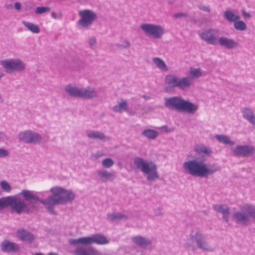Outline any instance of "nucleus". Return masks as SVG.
Segmentation results:
<instances>
[{"label": "nucleus", "mask_w": 255, "mask_h": 255, "mask_svg": "<svg viewBox=\"0 0 255 255\" xmlns=\"http://www.w3.org/2000/svg\"><path fill=\"white\" fill-rule=\"evenodd\" d=\"M205 159L197 160V158L188 160L183 163L185 171L193 176L206 177L220 171V167L216 163L206 164Z\"/></svg>", "instance_id": "nucleus-1"}, {"label": "nucleus", "mask_w": 255, "mask_h": 255, "mask_svg": "<svg viewBox=\"0 0 255 255\" xmlns=\"http://www.w3.org/2000/svg\"><path fill=\"white\" fill-rule=\"evenodd\" d=\"M164 105L168 109L184 111L194 114L198 109V105L185 100L180 96H174L164 99Z\"/></svg>", "instance_id": "nucleus-2"}, {"label": "nucleus", "mask_w": 255, "mask_h": 255, "mask_svg": "<svg viewBox=\"0 0 255 255\" xmlns=\"http://www.w3.org/2000/svg\"><path fill=\"white\" fill-rule=\"evenodd\" d=\"M8 207H10L12 212L19 214L24 210L26 204L20 197L8 196L0 198V212Z\"/></svg>", "instance_id": "nucleus-3"}, {"label": "nucleus", "mask_w": 255, "mask_h": 255, "mask_svg": "<svg viewBox=\"0 0 255 255\" xmlns=\"http://www.w3.org/2000/svg\"><path fill=\"white\" fill-rule=\"evenodd\" d=\"M134 164L142 172L147 175V180H152L159 178L157 166L152 161H148L139 157L134 159Z\"/></svg>", "instance_id": "nucleus-4"}, {"label": "nucleus", "mask_w": 255, "mask_h": 255, "mask_svg": "<svg viewBox=\"0 0 255 255\" xmlns=\"http://www.w3.org/2000/svg\"><path fill=\"white\" fill-rule=\"evenodd\" d=\"M232 217L237 223L249 225L251 224L250 217L255 220V206L246 204L241 208L240 211L233 214Z\"/></svg>", "instance_id": "nucleus-5"}, {"label": "nucleus", "mask_w": 255, "mask_h": 255, "mask_svg": "<svg viewBox=\"0 0 255 255\" xmlns=\"http://www.w3.org/2000/svg\"><path fill=\"white\" fill-rule=\"evenodd\" d=\"M68 242L73 245H82L85 246L93 244L103 245L109 243L107 238L100 234H93L90 236L81 237L78 239H70Z\"/></svg>", "instance_id": "nucleus-6"}, {"label": "nucleus", "mask_w": 255, "mask_h": 255, "mask_svg": "<svg viewBox=\"0 0 255 255\" xmlns=\"http://www.w3.org/2000/svg\"><path fill=\"white\" fill-rule=\"evenodd\" d=\"M190 241L185 244V247L189 249L192 246L193 242H195L196 245L199 249L203 252H212L214 251L212 248L207 242L206 237L199 231L196 232L194 235L190 234L189 236Z\"/></svg>", "instance_id": "nucleus-7"}, {"label": "nucleus", "mask_w": 255, "mask_h": 255, "mask_svg": "<svg viewBox=\"0 0 255 255\" xmlns=\"http://www.w3.org/2000/svg\"><path fill=\"white\" fill-rule=\"evenodd\" d=\"M165 83L170 88H178L186 91L192 85L191 79L187 77L179 78L174 74H168L165 78Z\"/></svg>", "instance_id": "nucleus-8"}, {"label": "nucleus", "mask_w": 255, "mask_h": 255, "mask_svg": "<svg viewBox=\"0 0 255 255\" xmlns=\"http://www.w3.org/2000/svg\"><path fill=\"white\" fill-rule=\"evenodd\" d=\"M0 65L8 74L22 72L25 70L26 64L19 58H9L1 60Z\"/></svg>", "instance_id": "nucleus-9"}, {"label": "nucleus", "mask_w": 255, "mask_h": 255, "mask_svg": "<svg viewBox=\"0 0 255 255\" xmlns=\"http://www.w3.org/2000/svg\"><path fill=\"white\" fill-rule=\"evenodd\" d=\"M79 19L77 24L80 29H88L97 18V13L92 10L85 9L78 12Z\"/></svg>", "instance_id": "nucleus-10"}, {"label": "nucleus", "mask_w": 255, "mask_h": 255, "mask_svg": "<svg viewBox=\"0 0 255 255\" xmlns=\"http://www.w3.org/2000/svg\"><path fill=\"white\" fill-rule=\"evenodd\" d=\"M140 28L145 34L155 39L161 38L165 33L164 28L158 24L145 23L141 24Z\"/></svg>", "instance_id": "nucleus-11"}, {"label": "nucleus", "mask_w": 255, "mask_h": 255, "mask_svg": "<svg viewBox=\"0 0 255 255\" xmlns=\"http://www.w3.org/2000/svg\"><path fill=\"white\" fill-rule=\"evenodd\" d=\"M50 191L52 194L57 196L60 204L71 202L75 199V194L71 190H66L58 186L51 188Z\"/></svg>", "instance_id": "nucleus-12"}, {"label": "nucleus", "mask_w": 255, "mask_h": 255, "mask_svg": "<svg viewBox=\"0 0 255 255\" xmlns=\"http://www.w3.org/2000/svg\"><path fill=\"white\" fill-rule=\"evenodd\" d=\"M197 33L200 38L207 43L213 45L218 44V39L220 35V30L218 29L210 28L199 31Z\"/></svg>", "instance_id": "nucleus-13"}, {"label": "nucleus", "mask_w": 255, "mask_h": 255, "mask_svg": "<svg viewBox=\"0 0 255 255\" xmlns=\"http://www.w3.org/2000/svg\"><path fill=\"white\" fill-rule=\"evenodd\" d=\"M17 137L19 141L28 144H38L42 140V136L39 133L31 130L19 132Z\"/></svg>", "instance_id": "nucleus-14"}, {"label": "nucleus", "mask_w": 255, "mask_h": 255, "mask_svg": "<svg viewBox=\"0 0 255 255\" xmlns=\"http://www.w3.org/2000/svg\"><path fill=\"white\" fill-rule=\"evenodd\" d=\"M232 151L236 156L246 157L253 155L255 152V149L252 145H240L232 148Z\"/></svg>", "instance_id": "nucleus-15"}, {"label": "nucleus", "mask_w": 255, "mask_h": 255, "mask_svg": "<svg viewBox=\"0 0 255 255\" xmlns=\"http://www.w3.org/2000/svg\"><path fill=\"white\" fill-rule=\"evenodd\" d=\"M1 251L4 253H16L20 250L19 245L14 242L8 240H5L0 243Z\"/></svg>", "instance_id": "nucleus-16"}, {"label": "nucleus", "mask_w": 255, "mask_h": 255, "mask_svg": "<svg viewBox=\"0 0 255 255\" xmlns=\"http://www.w3.org/2000/svg\"><path fill=\"white\" fill-rule=\"evenodd\" d=\"M39 202L43 204L49 212L52 214L55 213L53 209L54 206L56 205L60 204L57 196H55L54 194L44 200L40 198Z\"/></svg>", "instance_id": "nucleus-17"}, {"label": "nucleus", "mask_w": 255, "mask_h": 255, "mask_svg": "<svg viewBox=\"0 0 255 255\" xmlns=\"http://www.w3.org/2000/svg\"><path fill=\"white\" fill-rule=\"evenodd\" d=\"M16 237L23 242L31 243L34 240L33 235L24 229H19L16 233Z\"/></svg>", "instance_id": "nucleus-18"}, {"label": "nucleus", "mask_w": 255, "mask_h": 255, "mask_svg": "<svg viewBox=\"0 0 255 255\" xmlns=\"http://www.w3.org/2000/svg\"><path fill=\"white\" fill-rule=\"evenodd\" d=\"M132 242L138 247L145 249L152 244L150 240L141 236H136L131 238Z\"/></svg>", "instance_id": "nucleus-19"}, {"label": "nucleus", "mask_w": 255, "mask_h": 255, "mask_svg": "<svg viewBox=\"0 0 255 255\" xmlns=\"http://www.w3.org/2000/svg\"><path fill=\"white\" fill-rule=\"evenodd\" d=\"M80 94V98L86 99H93L98 96L97 91L91 87L81 88Z\"/></svg>", "instance_id": "nucleus-20"}, {"label": "nucleus", "mask_w": 255, "mask_h": 255, "mask_svg": "<svg viewBox=\"0 0 255 255\" xmlns=\"http://www.w3.org/2000/svg\"><path fill=\"white\" fill-rule=\"evenodd\" d=\"M213 209L216 212L222 214L223 219L226 222H229V208L227 205L222 204L214 205Z\"/></svg>", "instance_id": "nucleus-21"}, {"label": "nucleus", "mask_w": 255, "mask_h": 255, "mask_svg": "<svg viewBox=\"0 0 255 255\" xmlns=\"http://www.w3.org/2000/svg\"><path fill=\"white\" fill-rule=\"evenodd\" d=\"M218 43L220 45L227 49H232L237 45V43L233 39H230L226 37H218Z\"/></svg>", "instance_id": "nucleus-22"}, {"label": "nucleus", "mask_w": 255, "mask_h": 255, "mask_svg": "<svg viewBox=\"0 0 255 255\" xmlns=\"http://www.w3.org/2000/svg\"><path fill=\"white\" fill-rule=\"evenodd\" d=\"M87 137L91 139H97L104 141H108L110 138L103 132L97 130H93L87 134Z\"/></svg>", "instance_id": "nucleus-23"}, {"label": "nucleus", "mask_w": 255, "mask_h": 255, "mask_svg": "<svg viewBox=\"0 0 255 255\" xmlns=\"http://www.w3.org/2000/svg\"><path fill=\"white\" fill-rule=\"evenodd\" d=\"M242 113L244 119L253 125H255V115L252 110L245 108L242 110Z\"/></svg>", "instance_id": "nucleus-24"}, {"label": "nucleus", "mask_w": 255, "mask_h": 255, "mask_svg": "<svg viewBox=\"0 0 255 255\" xmlns=\"http://www.w3.org/2000/svg\"><path fill=\"white\" fill-rule=\"evenodd\" d=\"M81 88L69 84L65 86L66 92L71 97L80 98Z\"/></svg>", "instance_id": "nucleus-25"}, {"label": "nucleus", "mask_w": 255, "mask_h": 255, "mask_svg": "<svg viewBox=\"0 0 255 255\" xmlns=\"http://www.w3.org/2000/svg\"><path fill=\"white\" fill-rule=\"evenodd\" d=\"M128 102L125 100H122L117 105L113 107V110L115 112L121 113L128 110Z\"/></svg>", "instance_id": "nucleus-26"}, {"label": "nucleus", "mask_w": 255, "mask_h": 255, "mask_svg": "<svg viewBox=\"0 0 255 255\" xmlns=\"http://www.w3.org/2000/svg\"><path fill=\"white\" fill-rule=\"evenodd\" d=\"M97 174L99 179L104 182L112 180L114 177L112 173L105 169H99L97 171Z\"/></svg>", "instance_id": "nucleus-27"}, {"label": "nucleus", "mask_w": 255, "mask_h": 255, "mask_svg": "<svg viewBox=\"0 0 255 255\" xmlns=\"http://www.w3.org/2000/svg\"><path fill=\"white\" fill-rule=\"evenodd\" d=\"M194 150L199 154L204 153L206 155H209L212 153V151L209 147L206 146L202 144L196 145L194 147Z\"/></svg>", "instance_id": "nucleus-28"}, {"label": "nucleus", "mask_w": 255, "mask_h": 255, "mask_svg": "<svg viewBox=\"0 0 255 255\" xmlns=\"http://www.w3.org/2000/svg\"><path fill=\"white\" fill-rule=\"evenodd\" d=\"M20 195H22L26 200L33 199L38 202L39 201L40 198L32 191L23 190L20 192Z\"/></svg>", "instance_id": "nucleus-29"}, {"label": "nucleus", "mask_w": 255, "mask_h": 255, "mask_svg": "<svg viewBox=\"0 0 255 255\" xmlns=\"http://www.w3.org/2000/svg\"><path fill=\"white\" fill-rule=\"evenodd\" d=\"M215 138L221 143L231 146L235 144V141L232 140L230 138L225 134H216Z\"/></svg>", "instance_id": "nucleus-30"}, {"label": "nucleus", "mask_w": 255, "mask_h": 255, "mask_svg": "<svg viewBox=\"0 0 255 255\" xmlns=\"http://www.w3.org/2000/svg\"><path fill=\"white\" fill-rule=\"evenodd\" d=\"M224 16L225 18L229 22H235L240 18L239 15L235 14L231 10H226L224 12Z\"/></svg>", "instance_id": "nucleus-31"}, {"label": "nucleus", "mask_w": 255, "mask_h": 255, "mask_svg": "<svg viewBox=\"0 0 255 255\" xmlns=\"http://www.w3.org/2000/svg\"><path fill=\"white\" fill-rule=\"evenodd\" d=\"M92 247H90L85 248L84 247L80 246L76 248L73 252L74 255H90Z\"/></svg>", "instance_id": "nucleus-32"}, {"label": "nucleus", "mask_w": 255, "mask_h": 255, "mask_svg": "<svg viewBox=\"0 0 255 255\" xmlns=\"http://www.w3.org/2000/svg\"><path fill=\"white\" fill-rule=\"evenodd\" d=\"M152 61L156 66L161 70L167 71L168 68L165 62L158 57H154L152 58Z\"/></svg>", "instance_id": "nucleus-33"}, {"label": "nucleus", "mask_w": 255, "mask_h": 255, "mask_svg": "<svg viewBox=\"0 0 255 255\" xmlns=\"http://www.w3.org/2000/svg\"><path fill=\"white\" fill-rule=\"evenodd\" d=\"M142 134L148 139L154 140L158 136L159 133L153 129H146L142 131Z\"/></svg>", "instance_id": "nucleus-34"}, {"label": "nucleus", "mask_w": 255, "mask_h": 255, "mask_svg": "<svg viewBox=\"0 0 255 255\" xmlns=\"http://www.w3.org/2000/svg\"><path fill=\"white\" fill-rule=\"evenodd\" d=\"M108 219L111 221H116L119 220H126L127 217L121 213H113L111 214H108L107 215Z\"/></svg>", "instance_id": "nucleus-35"}, {"label": "nucleus", "mask_w": 255, "mask_h": 255, "mask_svg": "<svg viewBox=\"0 0 255 255\" xmlns=\"http://www.w3.org/2000/svg\"><path fill=\"white\" fill-rule=\"evenodd\" d=\"M22 23L31 32L38 33L40 32V28L36 24L26 21H23Z\"/></svg>", "instance_id": "nucleus-36"}, {"label": "nucleus", "mask_w": 255, "mask_h": 255, "mask_svg": "<svg viewBox=\"0 0 255 255\" xmlns=\"http://www.w3.org/2000/svg\"><path fill=\"white\" fill-rule=\"evenodd\" d=\"M190 77H188L191 79V82L192 83V79L198 78L200 77L202 75L201 69L199 68H193L190 69L189 71Z\"/></svg>", "instance_id": "nucleus-37"}, {"label": "nucleus", "mask_w": 255, "mask_h": 255, "mask_svg": "<svg viewBox=\"0 0 255 255\" xmlns=\"http://www.w3.org/2000/svg\"><path fill=\"white\" fill-rule=\"evenodd\" d=\"M234 28L239 31H244L247 28V25L246 23L242 20H237L234 23Z\"/></svg>", "instance_id": "nucleus-38"}, {"label": "nucleus", "mask_w": 255, "mask_h": 255, "mask_svg": "<svg viewBox=\"0 0 255 255\" xmlns=\"http://www.w3.org/2000/svg\"><path fill=\"white\" fill-rule=\"evenodd\" d=\"M102 164L103 167L109 168L114 164V161L110 158H107L102 161Z\"/></svg>", "instance_id": "nucleus-39"}, {"label": "nucleus", "mask_w": 255, "mask_h": 255, "mask_svg": "<svg viewBox=\"0 0 255 255\" xmlns=\"http://www.w3.org/2000/svg\"><path fill=\"white\" fill-rule=\"evenodd\" d=\"M50 10V8L47 6H38L36 8L35 12L37 14H41L49 12Z\"/></svg>", "instance_id": "nucleus-40"}, {"label": "nucleus", "mask_w": 255, "mask_h": 255, "mask_svg": "<svg viewBox=\"0 0 255 255\" xmlns=\"http://www.w3.org/2000/svg\"><path fill=\"white\" fill-rule=\"evenodd\" d=\"M0 186L4 191L9 192L11 191V186L6 181H1L0 182Z\"/></svg>", "instance_id": "nucleus-41"}, {"label": "nucleus", "mask_w": 255, "mask_h": 255, "mask_svg": "<svg viewBox=\"0 0 255 255\" xmlns=\"http://www.w3.org/2000/svg\"><path fill=\"white\" fill-rule=\"evenodd\" d=\"M130 46V44L128 40H125L122 42V43H118L117 44V46L119 48H128Z\"/></svg>", "instance_id": "nucleus-42"}, {"label": "nucleus", "mask_w": 255, "mask_h": 255, "mask_svg": "<svg viewBox=\"0 0 255 255\" xmlns=\"http://www.w3.org/2000/svg\"><path fill=\"white\" fill-rule=\"evenodd\" d=\"M198 8L202 11L210 13L211 12V8L210 6L203 4H201L198 6Z\"/></svg>", "instance_id": "nucleus-43"}, {"label": "nucleus", "mask_w": 255, "mask_h": 255, "mask_svg": "<svg viewBox=\"0 0 255 255\" xmlns=\"http://www.w3.org/2000/svg\"><path fill=\"white\" fill-rule=\"evenodd\" d=\"M97 42V39L95 36H92L89 38L88 44L91 47L95 46Z\"/></svg>", "instance_id": "nucleus-44"}, {"label": "nucleus", "mask_w": 255, "mask_h": 255, "mask_svg": "<svg viewBox=\"0 0 255 255\" xmlns=\"http://www.w3.org/2000/svg\"><path fill=\"white\" fill-rule=\"evenodd\" d=\"M104 155V153L102 151H98L95 153L93 154L92 157L94 159H97L98 158L102 157Z\"/></svg>", "instance_id": "nucleus-45"}, {"label": "nucleus", "mask_w": 255, "mask_h": 255, "mask_svg": "<svg viewBox=\"0 0 255 255\" xmlns=\"http://www.w3.org/2000/svg\"><path fill=\"white\" fill-rule=\"evenodd\" d=\"M157 129L160 130L162 132H170L172 130L169 128L167 126H163L159 127H157Z\"/></svg>", "instance_id": "nucleus-46"}, {"label": "nucleus", "mask_w": 255, "mask_h": 255, "mask_svg": "<svg viewBox=\"0 0 255 255\" xmlns=\"http://www.w3.org/2000/svg\"><path fill=\"white\" fill-rule=\"evenodd\" d=\"M8 155V152L3 148H0V158L6 157Z\"/></svg>", "instance_id": "nucleus-47"}, {"label": "nucleus", "mask_w": 255, "mask_h": 255, "mask_svg": "<svg viewBox=\"0 0 255 255\" xmlns=\"http://www.w3.org/2000/svg\"><path fill=\"white\" fill-rule=\"evenodd\" d=\"M187 16V14L185 13L179 12L175 13L174 15V17L176 18H180L182 17H186Z\"/></svg>", "instance_id": "nucleus-48"}, {"label": "nucleus", "mask_w": 255, "mask_h": 255, "mask_svg": "<svg viewBox=\"0 0 255 255\" xmlns=\"http://www.w3.org/2000/svg\"><path fill=\"white\" fill-rule=\"evenodd\" d=\"M24 9L26 11H30L32 9V4L31 2H27L24 3Z\"/></svg>", "instance_id": "nucleus-49"}, {"label": "nucleus", "mask_w": 255, "mask_h": 255, "mask_svg": "<svg viewBox=\"0 0 255 255\" xmlns=\"http://www.w3.org/2000/svg\"><path fill=\"white\" fill-rule=\"evenodd\" d=\"M14 9L17 11H20L21 9V3L19 2H15L14 3Z\"/></svg>", "instance_id": "nucleus-50"}, {"label": "nucleus", "mask_w": 255, "mask_h": 255, "mask_svg": "<svg viewBox=\"0 0 255 255\" xmlns=\"http://www.w3.org/2000/svg\"><path fill=\"white\" fill-rule=\"evenodd\" d=\"M90 255H103L102 253L92 247Z\"/></svg>", "instance_id": "nucleus-51"}, {"label": "nucleus", "mask_w": 255, "mask_h": 255, "mask_svg": "<svg viewBox=\"0 0 255 255\" xmlns=\"http://www.w3.org/2000/svg\"><path fill=\"white\" fill-rule=\"evenodd\" d=\"M154 213L156 216H161L162 215V212L161 211V209L159 208H157L154 210Z\"/></svg>", "instance_id": "nucleus-52"}, {"label": "nucleus", "mask_w": 255, "mask_h": 255, "mask_svg": "<svg viewBox=\"0 0 255 255\" xmlns=\"http://www.w3.org/2000/svg\"><path fill=\"white\" fill-rule=\"evenodd\" d=\"M242 14H243V15L245 17H249V18L251 17V14L249 13L246 11L245 10H242Z\"/></svg>", "instance_id": "nucleus-53"}, {"label": "nucleus", "mask_w": 255, "mask_h": 255, "mask_svg": "<svg viewBox=\"0 0 255 255\" xmlns=\"http://www.w3.org/2000/svg\"><path fill=\"white\" fill-rule=\"evenodd\" d=\"M4 7L7 9H10L12 8V4L11 3H5Z\"/></svg>", "instance_id": "nucleus-54"}, {"label": "nucleus", "mask_w": 255, "mask_h": 255, "mask_svg": "<svg viewBox=\"0 0 255 255\" xmlns=\"http://www.w3.org/2000/svg\"><path fill=\"white\" fill-rule=\"evenodd\" d=\"M5 137V133L3 131H0V140L3 139Z\"/></svg>", "instance_id": "nucleus-55"}, {"label": "nucleus", "mask_w": 255, "mask_h": 255, "mask_svg": "<svg viewBox=\"0 0 255 255\" xmlns=\"http://www.w3.org/2000/svg\"><path fill=\"white\" fill-rule=\"evenodd\" d=\"M51 16L53 18L56 19L57 18V14L55 12H52L51 13Z\"/></svg>", "instance_id": "nucleus-56"}, {"label": "nucleus", "mask_w": 255, "mask_h": 255, "mask_svg": "<svg viewBox=\"0 0 255 255\" xmlns=\"http://www.w3.org/2000/svg\"><path fill=\"white\" fill-rule=\"evenodd\" d=\"M34 255H43L41 253H36Z\"/></svg>", "instance_id": "nucleus-57"}, {"label": "nucleus", "mask_w": 255, "mask_h": 255, "mask_svg": "<svg viewBox=\"0 0 255 255\" xmlns=\"http://www.w3.org/2000/svg\"><path fill=\"white\" fill-rule=\"evenodd\" d=\"M143 97L144 98H146V97H145V96H143Z\"/></svg>", "instance_id": "nucleus-58"}]
</instances>
